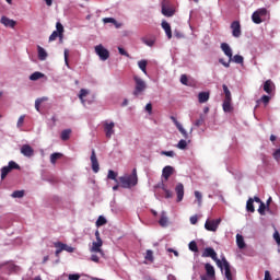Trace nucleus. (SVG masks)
Wrapping results in <instances>:
<instances>
[{"instance_id": "nucleus-10", "label": "nucleus", "mask_w": 280, "mask_h": 280, "mask_svg": "<svg viewBox=\"0 0 280 280\" xmlns=\"http://www.w3.org/2000/svg\"><path fill=\"white\" fill-rule=\"evenodd\" d=\"M104 132H105V137L107 139H110V137H113V135H115V122L105 121L104 122Z\"/></svg>"}, {"instance_id": "nucleus-7", "label": "nucleus", "mask_w": 280, "mask_h": 280, "mask_svg": "<svg viewBox=\"0 0 280 280\" xmlns=\"http://www.w3.org/2000/svg\"><path fill=\"white\" fill-rule=\"evenodd\" d=\"M95 54H97L100 59L103 61H106L108 58H110V52L108 49L104 48L102 44L95 46Z\"/></svg>"}, {"instance_id": "nucleus-27", "label": "nucleus", "mask_w": 280, "mask_h": 280, "mask_svg": "<svg viewBox=\"0 0 280 280\" xmlns=\"http://www.w3.org/2000/svg\"><path fill=\"white\" fill-rule=\"evenodd\" d=\"M255 200H253V198H249L247 200V203H246V209L249 213H255V205H254Z\"/></svg>"}, {"instance_id": "nucleus-63", "label": "nucleus", "mask_w": 280, "mask_h": 280, "mask_svg": "<svg viewBox=\"0 0 280 280\" xmlns=\"http://www.w3.org/2000/svg\"><path fill=\"white\" fill-rule=\"evenodd\" d=\"M190 224H198V215L190 217Z\"/></svg>"}, {"instance_id": "nucleus-2", "label": "nucleus", "mask_w": 280, "mask_h": 280, "mask_svg": "<svg viewBox=\"0 0 280 280\" xmlns=\"http://www.w3.org/2000/svg\"><path fill=\"white\" fill-rule=\"evenodd\" d=\"M133 80L136 83L133 95L135 97H139V95H143V92L148 89V84H145V81L139 77H133Z\"/></svg>"}, {"instance_id": "nucleus-55", "label": "nucleus", "mask_w": 280, "mask_h": 280, "mask_svg": "<svg viewBox=\"0 0 280 280\" xmlns=\"http://www.w3.org/2000/svg\"><path fill=\"white\" fill-rule=\"evenodd\" d=\"M63 55H65V62L67 67H69V49H65Z\"/></svg>"}, {"instance_id": "nucleus-37", "label": "nucleus", "mask_w": 280, "mask_h": 280, "mask_svg": "<svg viewBox=\"0 0 280 280\" xmlns=\"http://www.w3.org/2000/svg\"><path fill=\"white\" fill-rule=\"evenodd\" d=\"M195 198L198 202V207H202V192L196 190L195 191Z\"/></svg>"}, {"instance_id": "nucleus-25", "label": "nucleus", "mask_w": 280, "mask_h": 280, "mask_svg": "<svg viewBox=\"0 0 280 280\" xmlns=\"http://www.w3.org/2000/svg\"><path fill=\"white\" fill-rule=\"evenodd\" d=\"M162 14L164 16H174V11L172 8L166 7L165 4L162 5Z\"/></svg>"}, {"instance_id": "nucleus-59", "label": "nucleus", "mask_w": 280, "mask_h": 280, "mask_svg": "<svg viewBox=\"0 0 280 280\" xmlns=\"http://www.w3.org/2000/svg\"><path fill=\"white\" fill-rule=\"evenodd\" d=\"M145 110H147V113H148L149 115H152V103H148V104L145 105Z\"/></svg>"}, {"instance_id": "nucleus-42", "label": "nucleus", "mask_w": 280, "mask_h": 280, "mask_svg": "<svg viewBox=\"0 0 280 280\" xmlns=\"http://www.w3.org/2000/svg\"><path fill=\"white\" fill-rule=\"evenodd\" d=\"M89 95V91L81 89L80 90V94H79V100H81L82 104H84V97H86Z\"/></svg>"}, {"instance_id": "nucleus-46", "label": "nucleus", "mask_w": 280, "mask_h": 280, "mask_svg": "<svg viewBox=\"0 0 280 280\" xmlns=\"http://www.w3.org/2000/svg\"><path fill=\"white\" fill-rule=\"evenodd\" d=\"M23 196H25V191L23 190H15L12 194V198H23Z\"/></svg>"}, {"instance_id": "nucleus-57", "label": "nucleus", "mask_w": 280, "mask_h": 280, "mask_svg": "<svg viewBox=\"0 0 280 280\" xmlns=\"http://www.w3.org/2000/svg\"><path fill=\"white\" fill-rule=\"evenodd\" d=\"M273 159L277 160V161H280V149H277V150L273 152Z\"/></svg>"}, {"instance_id": "nucleus-4", "label": "nucleus", "mask_w": 280, "mask_h": 280, "mask_svg": "<svg viewBox=\"0 0 280 280\" xmlns=\"http://www.w3.org/2000/svg\"><path fill=\"white\" fill-rule=\"evenodd\" d=\"M202 257H211V259L215 261L218 268L222 270V260L218 258V253H215V249H213V247H207L202 253Z\"/></svg>"}, {"instance_id": "nucleus-32", "label": "nucleus", "mask_w": 280, "mask_h": 280, "mask_svg": "<svg viewBox=\"0 0 280 280\" xmlns=\"http://www.w3.org/2000/svg\"><path fill=\"white\" fill-rule=\"evenodd\" d=\"M40 78H45V74H43L42 72H34L30 75V80H32L33 82H36V80H40Z\"/></svg>"}, {"instance_id": "nucleus-64", "label": "nucleus", "mask_w": 280, "mask_h": 280, "mask_svg": "<svg viewBox=\"0 0 280 280\" xmlns=\"http://www.w3.org/2000/svg\"><path fill=\"white\" fill-rule=\"evenodd\" d=\"M103 21L104 23H115V19L113 18H105Z\"/></svg>"}, {"instance_id": "nucleus-14", "label": "nucleus", "mask_w": 280, "mask_h": 280, "mask_svg": "<svg viewBox=\"0 0 280 280\" xmlns=\"http://www.w3.org/2000/svg\"><path fill=\"white\" fill-rule=\"evenodd\" d=\"M206 276L209 277L210 280H215V267L213 265L207 262L205 264Z\"/></svg>"}, {"instance_id": "nucleus-18", "label": "nucleus", "mask_w": 280, "mask_h": 280, "mask_svg": "<svg viewBox=\"0 0 280 280\" xmlns=\"http://www.w3.org/2000/svg\"><path fill=\"white\" fill-rule=\"evenodd\" d=\"M221 49L224 52V55L228 56V58H230V62H231V60H233V49H231V46H229V44L226 43H222Z\"/></svg>"}, {"instance_id": "nucleus-35", "label": "nucleus", "mask_w": 280, "mask_h": 280, "mask_svg": "<svg viewBox=\"0 0 280 280\" xmlns=\"http://www.w3.org/2000/svg\"><path fill=\"white\" fill-rule=\"evenodd\" d=\"M142 43H144V45H147L148 47H154L155 39L143 37Z\"/></svg>"}, {"instance_id": "nucleus-28", "label": "nucleus", "mask_w": 280, "mask_h": 280, "mask_svg": "<svg viewBox=\"0 0 280 280\" xmlns=\"http://www.w3.org/2000/svg\"><path fill=\"white\" fill-rule=\"evenodd\" d=\"M252 21H253V23H256V25H259L260 23H262L261 15L258 14L257 11H255L252 14Z\"/></svg>"}, {"instance_id": "nucleus-47", "label": "nucleus", "mask_w": 280, "mask_h": 280, "mask_svg": "<svg viewBox=\"0 0 280 280\" xmlns=\"http://www.w3.org/2000/svg\"><path fill=\"white\" fill-rule=\"evenodd\" d=\"M162 189L165 192V198H172L173 194H172V191L170 189H167L165 184H162Z\"/></svg>"}, {"instance_id": "nucleus-9", "label": "nucleus", "mask_w": 280, "mask_h": 280, "mask_svg": "<svg viewBox=\"0 0 280 280\" xmlns=\"http://www.w3.org/2000/svg\"><path fill=\"white\" fill-rule=\"evenodd\" d=\"M230 27L234 38H240V36H242V24H240V21H233Z\"/></svg>"}, {"instance_id": "nucleus-61", "label": "nucleus", "mask_w": 280, "mask_h": 280, "mask_svg": "<svg viewBox=\"0 0 280 280\" xmlns=\"http://www.w3.org/2000/svg\"><path fill=\"white\" fill-rule=\"evenodd\" d=\"M264 280H272V276L270 275V271L269 270H266L265 271V278Z\"/></svg>"}, {"instance_id": "nucleus-3", "label": "nucleus", "mask_w": 280, "mask_h": 280, "mask_svg": "<svg viewBox=\"0 0 280 280\" xmlns=\"http://www.w3.org/2000/svg\"><path fill=\"white\" fill-rule=\"evenodd\" d=\"M56 30L57 31H54L49 36V43H54L56 38H59L60 43H62V39L65 38V26H62V23L57 22Z\"/></svg>"}, {"instance_id": "nucleus-44", "label": "nucleus", "mask_w": 280, "mask_h": 280, "mask_svg": "<svg viewBox=\"0 0 280 280\" xmlns=\"http://www.w3.org/2000/svg\"><path fill=\"white\" fill-rule=\"evenodd\" d=\"M107 178L109 180H116V183H117V173L113 170H109L108 174H107Z\"/></svg>"}, {"instance_id": "nucleus-11", "label": "nucleus", "mask_w": 280, "mask_h": 280, "mask_svg": "<svg viewBox=\"0 0 280 280\" xmlns=\"http://www.w3.org/2000/svg\"><path fill=\"white\" fill-rule=\"evenodd\" d=\"M20 152L23 154V156H26V159H32V156H34V148H32L30 144H23Z\"/></svg>"}, {"instance_id": "nucleus-39", "label": "nucleus", "mask_w": 280, "mask_h": 280, "mask_svg": "<svg viewBox=\"0 0 280 280\" xmlns=\"http://www.w3.org/2000/svg\"><path fill=\"white\" fill-rule=\"evenodd\" d=\"M188 248L192 253H198V243H196V241H191L188 245Z\"/></svg>"}, {"instance_id": "nucleus-41", "label": "nucleus", "mask_w": 280, "mask_h": 280, "mask_svg": "<svg viewBox=\"0 0 280 280\" xmlns=\"http://www.w3.org/2000/svg\"><path fill=\"white\" fill-rule=\"evenodd\" d=\"M43 102H47V97L37 98L35 101L36 110L40 112V104H43Z\"/></svg>"}, {"instance_id": "nucleus-34", "label": "nucleus", "mask_w": 280, "mask_h": 280, "mask_svg": "<svg viewBox=\"0 0 280 280\" xmlns=\"http://www.w3.org/2000/svg\"><path fill=\"white\" fill-rule=\"evenodd\" d=\"M69 137H71V129H65L61 132V140L62 141H69Z\"/></svg>"}, {"instance_id": "nucleus-6", "label": "nucleus", "mask_w": 280, "mask_h": 280, "mask_svg": "<svg viewBox=\"0 0 280 280\" xmlns=\"http://www.w3.org/2000/svg\"><path fill=\"white\" fill-rule=\"evenodd\" d=\"M221 222H222V219H212V220L208 219L205 223V229L206 231H211L212 233H215Z\"/></svg>"}, {"instance_id": "nucleus-23", "label": "nucleus", "mask_w": 280, "mask_h": 280, "mask_svg": "<svg viewBox=\"0 0 280 280\" xmlns=\"http://www.w3.org/2000/svg\"><path fill=\"white\" fill-rule=\"evenodd\" d=\"M199 104H205L209 102V92H200L198 94Z\"/></svg>"}, {"instance_id": "nucleus-15", "label": "nucleus", "mask_w": 280, "mask_h": 280, "mask_svg": "<svg viewBox=\"0 0 280 280\" xmlns=\"http://www.w3.org/2000/svg\"><path fill=\"white\" fill-rule=\"evenodd\" d=\"M0 23L2 25H4V27H11V30H14V27H16V21L3 15L1 19H0Z\"/></svg>"}, {"instance_id": "nucleus-56", "label": "nucleus", "mask_w": 280, "mask_h": 280, "mask_svg": "<svg viewBox=\"0 0 280 280\" xmlns=\"http://www.w3.org/2000/svg\"><path fill=\"white\" fill-rule=\"evenodd\" d=\"M180 82H182V84H185L187 86V82H188L187 74L180 75Z\"/></svg>"}, {"instance_id": "nucleus-24", "label": "nucleus", "mask_w": 280, "mask_h": 280, "mask_svg": "<svg viewBox=\"0 0 280 280\" xmlns=\"http://www.w3.org/2000/svg\"><path fill=\"white\" fill-rule=\"evenodd\" d=\"M264 91L268 95H270L272 93V80L265 81V83H264Z\"/></svg>"}, {"instance_id": "nucleus-21", "label": "nucleus", "mask_w": 280, "mask_h": 280, "mask_svg": "<svg viewBox=\"0 0 280 280\" xmlns=\"http://www.w3.org/2000/svg\"><path fill=\"white\" fill-rule=\"evenodd\" d=\"M162 30H164L167 38L172 39V26L170 25V23H167V21L162 22Z\"/></svg>"}, {"instance_id": "nucleus-16", "label": "nucleus", "mask_w": 280, "mask_h": 280, "mask_svg": "<svg viewBox=\"0 0 280 280\" xmlns=\"http://www.w3.org/2000/svg\"><path fill=\"white\" fill-rule=\"evenodd\" d=\"M171 119L173 124L176 126L177 130H179V132L183 135L184 139H189V135L187 133L185 128H183V125L176 119V117L171 116Z\"/></svg>"}, {"instance_id": "nucleus-20", "label": "nucleus", "mask_w": 280, "mask_h": 280, "mask_svg": "<svg viewBox=\"0 0 280 280\" xmlns=\"http://www.w3.org/2000/svg\"><path fill=\"white\" fill-rule=\"evenodd\" d=\"M172 174H174V167L171 165L165 166L162 171V176L165 180H170V176H172Z\"/></svg>"}, {"instance_id": "nucleus-62", "label": "nucleus", "mask_w": 280, "mask_h": 280, "mask_svg": "<svg viewBox=\"0 0 280 280\" xmlns=\"http://www.w3.org/2000/svg\"><path fill=\"white\" fill-rule=\"evenodd\" d=\"M162 154H163L164 156H171V158H173V156H174V151H162Z\"/></svg>"}, {"instance_id": "nucleus-31", "label": "nucleus", "mask_w": 280, "mask_h": 280, "mask_svg": "<svg viewBox=\"0 0 280 280\" xmlns=\"http://www.w3.org/2000/svg\"><path fill=\"white\" fill-rule=\"evenodd\" d=\"M167 223H168V219L165 217V212H162L161 218L159 220V224L160 226L165 228L167 226Z\"/></svg>"}, {"instance_id": "nucleus-12", "label": "nucleus", "mask_w": 280, "mask_h": 280, "mask_svg": "<svg viewBox=\"0 0 280 280\" xmlns=\"http://www.w3.org/2000/svg\"><path fill=\"white\" fill-rule=\"evenodd\" d=\"M91 163H92V170L94 174H97L100 172V162L97 161V155L95 154V149L92 150L91 154Z\"/></svg>"}, {"instance_id": "nucleus-60", "label": "nucleus", "mask_w": 280, "mask_h": 280, "mask_svg": "<svg viewBox=\"0 0 280 280\" xmlns=\"http://www.w3.org/2000/svg\"><path fill=\"white\" fill-rule=\"evenodd\" d=\"M24 121H25V116H21L18 120V128H21V126H23Z\"/></svg>"}, {"instance_id": "nucleus-29", "label": "nucleus", "mask_w": 280, "mask_h": 280, "mask_svg": "<svg viewBox=\"0 0 280 280\" xmlns=\"http://www.w3.org/2000/svg\"><path fill=\"white\" fill-rule=\"evenodd\" d=\"M138 67H139V69H141L142 70V72H144L145 74H148V60H140V61H138Z\"/></svg>"}, {"instance_id": "nucleus-38", "label": "nucleus", "mask_w": 280, "mask_h": 280, "mask_svg": "<svg viewBox=\"0 0 280 280\" xmlns=\"http://www.w3.org/2000/svg\"><path fill=\"white\" fill-rule=\"evenodd\" d=\"M266 211H268V206H266L264 202H260L258 213H260L261 215H266Z\"/></svg>"}, {"instance_id": "nucleus-5", "label": "nucleus", "mask_w": 280, "mask_h": 280, "mask_svg": "<svg viewBox=\"0 0 280 280\" xmlns=\"http://www.w3.org/2000/svg\"><path fill=\"white\" fill-rule=\"evenodd\" d=\"M12 170H21V166H19L16 162L10 161L8 166H3L1 168V180H5V177L8 176V174H10V172H12Z\"/></svg>"}, {"instance_id": "nucleus-13", "label": "nucleus", "mask_w": 280, "mask_h": 280, "mask_svg": "<svg viewBox=\"0 0 280 280\" xmlns=\"http://www.w3.org/2000/svg\"><path fill=\"white\" fill-rule=\"evenodd\" d=\"M175 194L177 196V202H183V198H185V186L183 184H177L175 187Z\"/></svg>"}, {"instance_id": "nucleus-45", "label": "nucleus", "mask_w": 280, "mask_h": 280, "mask_svg": "<svg viewBox=\"0 0 280 280\" xmlns=\"http://www.w3.org/2000/svg\"><path fill=\"white\" fill-rule=\"evenodd\" d=\"M106 218H104L103 215H100L98 219L96 220V226H104V224H106Z\"/></svg>"}, {"instance_id": "nucleus-53", "label": "nucleus", "mask_w": 280, "mask_h": 280, "mask_svg": "<svg viewBox=\"0 0 280 280\" xmlns=\"http://www.w3.org/2000/svg\"><path fill=\"white\" fill-rule=\"evenodd\" d=\"M69 280H80V273H70L68 276Z\"/></svg>"}, {"instance_id": "nucleus-40", "label": "nucleus", "mask_w": 280, "mask_h": 280, "mask_svg": "<svg viewBox=\"0 0 280 280\" xmlns=\"http://www.w3.org/2000/svg\"><path fill=\"white\" fill-rule=\"evenodd\" d=\"M232 60L236 65H244V57L242 55H235Z\"/></svg>"}, {"instance_id": "nucleus-8", "label": "nucleus", "mask_w": 280, "mask_h": 280, "mask_svg": "<svg viewBox=\"0 0 280 280\" xmlns=\"http://www.w3.org/2000/svg\"><path fill=\"white\" fill-rule=\"evenodd\" d=\"M222 270H224V277L226 280H233V272H231V264L226 260V257H222Z\"/></svg>"}, {"instance_id": "nucleus-58", "label": "nucleus", "mask_w": 280, "mask_h": 280, "mask_svg": "<svg viewBox=\"0 0 280 280\" xmlns=\"http://www.w3.org/2000/svg\"><path fill=\"white\" fill-rule=\"evenodd\" d=\"M273 240H276L277 244L280 246V234H279V232L273 233Z\"/></svg>"}, {"instance_id": "nucleus-22", "label": "nucleus", "mask_w": 280, "mask_h": 280, "mask_svg": "<svg viewBox=\"0 0 280 280\" xmlns=\"http://www.w3.org/2000/svg\"><path fill=\"white\" fill-rule=\"evenodd\" d=\"M236 244L241 250L246 248V243L244 242V236H242V234H236Z\"/></svg>"}, {"instance_id": "nucleus-54", "label": "nucleus", "mask_w": 280, "mask_h": 280, "mask_svg": "<svg viewBox=\"0 0 280 280\" xmlns=\"http://www.w3.org/2000/svg\"><path fill=\"white\" fill-rule=\"evenodd\" d=\"M118 51L120 56H126L127 58H130V54H128V51H126L124 48L118 47Z\"/></svg>"}, {"instance_id": "nucleus-48", "label": "nucleus", "mask_w": 280, "mask_h": 280, "mask_svg": "<svg viewBox=\"0 0 280 280\" xmlns=\"http://www.w3.org/2000/svg\"><path fill=\"white\" fill-rule=\"evenodd\" d=\"M59 246H62L63 250H66L67 253H73L74 248L65 244V243H61L59 244Z\"/></svg>"}, {"instance_id": "nucleus-43", "label": "nucleus", "mask_w": 280, "mask_h": 280, "mask_svg": "<svg viewBox=\"0 0 280 280\" xmlns=\"http://www.w3.org/2000/svg\"><path fill=\"white\" fill-rule=\"evenodd\" d=\"M223 92H224V100H232L231 91L229 90V86L226 84H223Z\"/></svg>"}, {"instance_id": "nucleus-1", "label": "nucleus", "mask_w": 280, "mask_h": 280, "mask_svg": "<svg viewBox=\"0 0 280 280\" xmlns=\"http://www.w3.org/2000/svg\"><path fill=\"white\" fill-rule=\"evenodd\" d=\"M119 180L124 189H130V187H135L139 183V178L137 177V168L132 170L131 175L119 177Z\"/></svg>"}, {"instance_id": "nucleus-49", "label": "nucleus", "mask_w": 280, "mask_h": 280, "mask_svg": "<svg viewBox=\"0 0 280 280\" xmlns=\"http://www.w3.org/2000/svg\"><path fill=\"white\" fill-rule=\"evenodd\" d=\"M177 148L179 150H185V148H187V140H179V142L177 143Z\"/></svg>"}, {"instance_id": "nucleus-50", "label": "nucleus", "mask_w": 280, "mask_h": 280, "mask_svg": "<svg viewBox=\"0 0 280 280\" xmlns=\"http://www.w3.org/2000/svg\"><path fill=\"white\" fill-rule=\"evenodd\" d=\"M258 102H262V104L266 106L267 104H270V96L262 95Z\"/></svg>"}, {"instance_id": "nucleus-19", "label": "nucleus", "mask_w": 280, "mask_h": 280, "mask_svg": "<svg viewBox=\"0 0 280 280\" xmlns=\"http://www.w3.org/2000/svg\"><path fill=\"white\" fill-rule=\"evenodd\" d=\"M231 102H233V98H224L222 104L224 113H233V105Z\"/></svg>"}, {"instance_id": "nucleus-33", "label": "nucleus", "mask_w": 280, "mask_h": 280, "mask_svg": "<svg viewBox=\"0 0 280 280\" xmlns=\"http://www.w3.org/2000/svg\"><path fill=\"white\" fill-rule=\"evenodd\" d=\"M58 159H62V153H52L50 155V163L52 165H56V162L58 161Z\"/></svg>"}, {"instance_id": "nucleus-36", "label": "nucleus", "mask_w": 280, "mask_h": 280, "mask_svg": "<svg viewBox=\"0 0 280 280\" xmlns=\"http://www.w3.org/2000/svg\"><path fill=\"white\" fill-rule=\"evenodd\" d=\"M144 259H147V261H154V252H152L151 249H148L144 256Z\"/></svg>"}, {"instance_id": "nucleus-52", "label": "nucleus", "mask_w": 280, "mask_h": 280, "mask_svg": "<svg viewBox=\"0 0 280 280\" xmlns=\"http://www.w3.org/2000/svg\"><path fill=\"white\" fill-rule=\"evenodd\" d=\"M256 12L260 16H266L268 14V10L266 8L258 9Z\"/></svg>"}, {"instance_id": "nucleus-17", "label": "nucleus", "mask_w": 280, "mask_h": 280, "mask_svg": "<svg viewBox=\"0 0 280 280\" xmlns=\"http://www.w3.org/2000/svg\"><path fill=\"white\" fill-rule=\"evenodd\" d=\"M104 242L103 241H96L92 243L91 253H100L101 255H104V250H102Z\"/></svg>"}, {"instance_id": "nucleus-30", "label": "nucleus", "mask_w": 280, "mask_h": 280, "mask_svg": "<svg viewBox=\"0 0 280 280\" xmlns=\"http://www.w3.org/2000/svg\"><path fill=\"white\" fill-rule=\"evenodd\" d=\"M59 244H62V242H56V243H54L55 248H57L56 252H55L56 257H59V256H60V253H62V250H65V247H62V246L59 245Z\"/></svg>"}, {"instance_id": "nucleus-26", "label": "nucleus", "mask_w": 280, "mask_h": 280, "mask_svg": "<svg viewBox=\"0 0 280 280\" xmlns=\"http://www.w3.org/2000/svg\"><path fill=\"white\" fill-rule=\"evenodd\" d=\"M37 51L39 60H47V51H45V48L37 46Z\"/></svg>"}, {"instance_id": "nucleus-51", "label": "nucleus", "mask_w": 280, "mask_h": 280, "mask_svg": "<svg viewBox=\"0 0 280 280\" xmlns=\"http://www.w3.org/2000/svg\"><path fill=\"white\" fill-rule=\"evenodd\" d=\"M202 124H205V116H200L199 119H197L195 121V126H197V128H200V126H202Z\"/></svg>"}]
</instances>
